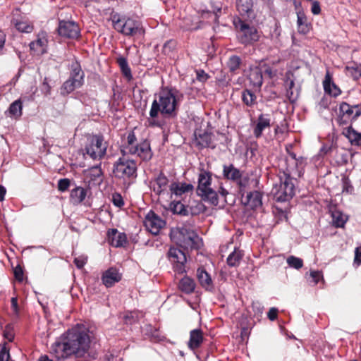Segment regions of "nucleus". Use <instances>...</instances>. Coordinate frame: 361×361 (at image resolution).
I'll return each mask as SVG.
<instances>
[{
  "mask_svg": "<svg viewBox=\"0 0 361 361\" xmlns=\"http://www.w3.org/2000/svg\"><path fill=\"white\" fill-rule=\"evenodd\" d=\"M89 333V329L82 325H77L68 330L53 345L56 356L58 358L84 356L90 348Z\"/></svg>",
  "mask_w": 361,
  "mask_h": 361,
  "instance_id": "1",
  "label": "nucleus"
},
{
  "mask_svg": "<svg viewBox=\"0 0 361 361\" xmlns=\"http://www.w3.org/2000/svg\"><path fill=\"white\" fill-rule=\"evenodd\" d=\"M179 91L173 87H164L155 94L149 111L150 126L161 127V123L156 120L160 114L163 117L174 118L178 113Z\"/></svg>",
  "mask_w": 361,
  "mask_h": 361,
  "instance_id": "2",
  "label": "nucleus"
},
{
  "mask_svg": "<svg viewBox=\"0 0 361 361\" xmlns=\"http://www.w3.org/2000/svg\"><path fill=\"white\" fill-rule=\"evenodd\" d=\"M171 239L184 250H199L202 244V239L192 229L186 226L171 229Z\"/></svg>",
  "mask_w": 361,
  "mask_h": 361,
  "instance_id": "3",
  "label": "nucleus"
},
{
  "mask_svg": "<svg viewBox=\"0 0 361 361\" xmlns=\"http://www.w3.org/2000/svg\"><path fill=\"white\" fill-rule=\"evenodd\" d=\"M121 149L126 150L127 154H136L144 161H149L153 156L149 141L145 139L137 143V137L133 130L128 133L126 143L122 146Z\"/></svg>",
  "mask_w": 361,
  "mask_h": 361,
  "instance_id": "4",
  "label": "nucleus"
},
{
  "mask_svg": "<svg viewBox=\"0 0 361 361\" xmlns=\"http://www.w3.org/2000/svg\"><path fill=\"white\" fill-rule=\"evenodd\" d=\"M279 184H276L272 193L277 202H286L295 195V185L297 180L290 176L288 170L279 173Z\"/></svg>",
  "mask_w": 361,
  "mask_h": 361,
  "instance_id": "5",
  "label": "nucleus"
},
{
  "mask_svg": "<svg viewBox=\"0 0 361 361\" xmlns=\"http://www.w3.org/2000/svg\"><path fill=\"white\" fill-rule=\"evenodd\" d=\"M122 157L114 164L113 173L115 178L123 180H130L137 177V166L135 160L128 157L126 150L121 149Z\"/></svg>",
  "mask_w": 361,
  "mask_h": 361,
  "instance_id": "6",
  "label": "nucleus"
},
{
  "mask_svg": "<svg viewBox=\"0 0 361 361\" xmlns=\"http://www.w3.org/2000/svg\"><path fill=\"white\" fill-rule=\"evenodd\" d=\"M320 154L323 156H328L331 164L334 166H341L348 163V150L344 147H339L337 142L333 140L323 144L320 149Z\"/></svg>",
  "mask_w": 361,
  "mask_h": 361,
  "instance_id": "7",
  "label": "nucleus"
},
{
  "mask_svg": "<svg viewBox=\"0 0 361 361\" xmlns=\"http://www.w3.org/2000/svg\"><path fill=\"white\" fill-rule=\"evenodd\" d=\"M85 82V73L78 61L72 62L70 68L68 78L63 83L61 87V94L66 96L75 89L81 87Z\"/></svg>",
  "mask_w": 361,
  "mask_h": 361,
  "instance_id": "8",
  "label": "nucleus"
},
{
  "mask_svg": "<svg viewBox=\"0 0 361 361\" xmlns=\"http://www.w3.org/2000/svg\"><path fill=\"white\" fill-rule=\"evenodd\" d=\"M233 25L237 31V38L241 44L252 45L259 41L260 35L255 26L249 25L239 18L234 20Z\"/></svg>",
  "mask_w": 361,
  "mask_h": 361,
  "instance_id": "9",
  "label": "nucleus"
},
{
  "mask_svg": "<svg viewBox=\"0 0 361 361\" xmlns=\"http://www.w3.org/2000/svg\"><path fill=\"white\" fill-rule=\"evenodd\" d=\"M107 147L108 143L104 141L103 135H92L87 139L83 149L84 155L87 154L93 160H101L105 157Z\"/></svg>",
  "mask_w": 361,
  "mask_h": 361,
  "instance_id": "10",
  "label": "nucleus"
},
{
  "mask_svg": "<svg viewBox=\"0 0 361 361\" xmlns=\"http://www.w3.org/2000/svg\"><path fill=\"white\" fill-rule=\"evenodd\" d=\"M114 28L126 36H135L144 32L141 23L131 18L121 17L119 14L111 16Z\"/></svg>",
  "mask_w": 361,
  "mask_h": 361,
  "instance_id": "11",
  "label": "nucleus"
},
{
  "mask_svg": "<svg viewBox=\"0 0 361 361\" xmlns=\"http://www.w3.org/2000/svg\"><path fill=\"white\" fill-rule=\"evenodd\" d=\"M361 116V105H350L347 102H342L339 105V111L336 118V122L339 126H346L355 121Z\"/></svg>",
  "mask_w": 361,
  "mask_h": 361,
  "instance_id": "12",
  "label": "nucleus"
},
{
  "mask_svg": "<svg viewBox=\"0 0 361 361\" xmlns=\"http://www.w3.org/2000/svg\"><path fill=\"white\" fill-rule=\"evenodd\" d=\"M167 257L172 264L173 271L176 274H183L187 272L185 253L178 247H171L167 252Z\"/></svg>",
  "mask_w": 361,
  "mask_h": 361,
  "instance_id": "13",
  "label": "nucleus"
},
{
  "mask_svg": "<svg viewBox=\"0 0 361 361\" xmlns=\"http://www.w3.org/2000/svg\"><path fill=\"white\" fill-rule=\"evenodd\" d=\"M223 177L227 180L235 183L241 191L248 185L249 178L243 177V172L233 164L223 165Z\"/></svg>",
  "mask_w": 361,
  "mask_h": 361,
  "instance_id": "14",
  "label": "nucleus"
},
{
  "mask_svg": "<svg viewBox=\"0 0 361 361\" xmlns=\"http://www.w3.org/2000/svg\"><path fill=\"white\" fill-rule=\"evenodd\" d=\"M146 228L153 235L159 233L160 230L166 225V221L158 216L154 211L150 210L144 221Z\"/></svg>",
  "mask_w": 361,
  "mask_h": 361,
  "instance_id": "15",
  "label": "nucleus"
},
{
  "mask_svg": "<svg viewBox=\"0 0 361 361\" xmlns=\"http://www.w3.org/2000/svg\"><path fill=\"white\" fill-rule=\"evenodd\" d=\"M57 30L59 35L71 39L78 38L80 33L78 25L70 20H60Z\"/></svg>",
  "mask_w": 361,
  "mask_h": 361,
  "instance_id": "16",
  "label": "nucleus"
},
{
  "mask_svg": "<svg viewBox=\"0 0 361 361\" xmlns=\"http://www.w3.org/2000/svg\"><path fill=\"white\" fill-rule=\"evenodd\" d=\"M101 279L106 288H111L121 281L122 274L117 268L112 267L102 273Z\"/></svg>",
  "mask_w": 361,
  "mask_h": 361,
  "instance_id": "17",
  "label": "nucleus"
},
{
  "mask_svg": "<svg viewBox=\"0 0 361 361\" xmlns=\"http://www.w3.org/2000/svg\"><path fill=\"white\" fill-rule=\"evenodd\" d=\"M271 116L269 114H261L259 115L256 124L253 128V135L256 138H259L266 128H270Z\"/></svg>",
  "mask_w": 361,
  "mask_h": 361,
  "instance_id": "18",
  "label": "nucleus"
},
{
  "mask_svg": "<svg viewBox=\"0 0 361 361\" xmlns=\"http://www.w3.org/2000/svg\"><path fill=\"white\" fill-rule=\"evenodd\" d=\"M196 145L200 148H212L214 149L216 145L214 144L212 137L213 135L206 131L199 130L195 133Z\"/></svg>",
  "mask_w": 361,
  "mask_h": 361,
  "instance_id": "19",
  "label": "nucleus"
},
{
  "mask_svg": "<svg viewBox=\"0 0 361 361\" xmlns=\"http://www.w3.org/2000/svg\"><path fill=\"white\" fill-rule=\"evenodd\" d=\"M107 238L109 243L115 247H123L128 242L126 234L118 232L116 228L109 229Z\"/></svg>",
  "mask_w": 361,
  "mask_h": 361,
  "instance_id": "20",
  "label": "nucleus"
},
{
  "mask_svg": "<svg viewBox=\"0 0 361 361\" xmlns=\"http://www.w3.org/2000/svg\"><path fill=\"white\" fill-rule=\"evenodd\" d=\"M200 172L198 176V185L197 187V193L198 192H203L206 190L211 188L212 181V173L204 169H200Z\"/></svg>",
  "mask_w": 361,
  "mask_h": 361,
  "instance_id": "21",
  "label": "nucleus"
},
{
  "mask_svg": "<svg viewBox=\"0 0 361 361\" xmlns=\"http://www.w3.org/2000/svg\"><path fill=\"white\" fill-rule=\"evenodd\" d=\"M196 286L195 280L187 275L180 279L177 283L178 290L186 295L193 293Z\"/></svg>",
  "mask_w": 361,
  "mask_h": 361,
  "instance_id": "22",
  "label": "nucleus"
},
{
  "mask_svg": "<svg viewBox=\"0 0 361 361\" xmlns=\"http://www.w3.org/2000/svg\"><path fill=\"white\" fill-rule=\"evenodd\" d=\"M197 279L200 286L206 290H212L214 288L213 281L210 274L204 267H200L197 269Z\"/></svg>",
  "mask_w": 361,
  "mask_h": 361,
  "instance_id": "23",
  "label": "nucleus"
},
{
  "mask_svg": "<svg viewBox=\"0 0 361 361\" xmlns=\"http://www.w3.org/2000/svg\"><path fill=\"white\" fill-rule=\"evenodd\" d=\"M323 87L324 92L333 97H337L342 93L339 87L332 81L331 76L329 71L326 73L323 81Z\"/></svg>",
  "mask_w": 361,
  "mask_h": 361,
  "instance_id": "24",
  "label": "nucleus"
},
{
  "mask_svg": "<svg viewBox=\"0 0 361 361\" xmlns=\"http://www.w3.org/2000/svg\"><path fill=\"white\" fill-rule=\"evenodd\" d=\"M204 341L203 332L200 329L191 330L190 338L188 342V347L192 351H195L202 344Z\"/></svg>",
  "mask_w": 361,
  "mask_h": 361,
  "instance_id": "25",
  "label": "nucleus"
},
{
  "mask_svg": "<svg viewBox=\"0 0 361 361\" xmlns=\"http://www.w3.org/2000/svg\"><path fill=\"white\" fill-rule=\"evenodd\" d=\"M168 185L169 179L167 176L163 172H160L154 178L152 188L154 193L159 196L164 192Z\"/></svg>",
  "mask_w": 361,
  "mask_h": 361,
  "instance_id": "26",
  "label": "nucleus"
},
{
  "mask_svg": "<svg viewBox=\"0 0 361 361\" xmlns=\"http://www.w3.org/2000/svg\"><path fill=\"white\" fill-rule=\"evenodd\" d=\"M247 79L253 87L260 88L263 83V71L261 67L250 68Z\"/></svg>",
  "mask_w": 361,
  "mask_h": 361,
  "instance_id": "27",
  "label": "nucleus"
},
{
  "mask_svg": "<svg viewBox=\"0 0 361 361\" xmlns=\"http://www.w3.org/2000/svg\"><path fill=\"white\" fill-rule=\"evenodd\" d=\"M170 190L171 194L176 196H181L185 193L192 192L194 186L191 183H186L182 182H173L171 183Z\"/></svg>",
  "mask_w": 361,
  "mask_h": 361,
  "instance_id": "28",
  "label": "nucleus"
},
{
  "mask_svg": "<svg viewBox=\"0 0 361 361\" xmlns=\"http://www.w3.org/2000/svg\"><path fill=\"white\" fill-rule=\"evenodd\" d=\"M143 333L150 341L154 343H158L165 339V336L161 334L159 329L151 324H146L143 327Z\"/></svg>",
  "mask_w": 361,
  "mask_h": 361,
  "instance_id": "29",
  "label": "nucleus"
},
{
  "mask_svg": "<svg viewBox=\"0 0 361 361\" xmlns=\"http://www.w3.org/2000/svg\"><path fill=\"white\" fill-rule=\"evenodd\" d=\"M87 196V190L81 186L72 189L70 193V202L73 205H78L82 202Z\"/></svg>",
  "mask_w": 361,
  "mask_h": 361,
  "instance_id": "30",
  "label": "nucleus"
},
{
  "mask_svg": "<svg viewBox=\"0 0 361 361\" xmlns=\"http://www.w3.org/2000/svg\"><path fill=\"white\" fill-rule=\"evenodd\" d=\"M343 135L348 139L352 145L361 147V133L356 131L352 126L344 128Z\"/></svg>",
  "mask_w": 361,
  "mask_h": 361,
  "instance_id": "31",
  "label": "nucleus"
},
{
  "mask_svg": "<svg viewBox=\"0 0 361 361\" xmlns=\"http://www.w3.org/2000/svg\"><path fill=\"white\" fill-rule=\"evenodd\" d=\"M236 7L241 16L250 17L253 13V0H236Z\"/></svg>",
  "mask_w": 361,
  "mask_h": 361,
  "instance_id": "32",
  "label": "nucleus"
},
{
  "mask_svg": "<svg viewBox=\"0 0 361 361\" xmlns=\"http://www.w3.org/2000/svg\"><path fill=\"white\" fill-rule=\"evenodd\" d=\"M246 199V204L252 209H255L256 208L261 207L262 204V194L259 191L255 190L249 192L247 195Z\"/></svg>",
  "mask_w": 361,
  "mask_h": 361,
  "instance_id": "33",
  "label": "nucleus"
},
{
  "mask_svg": "<svg viewBox=\"0 0 361 361\" xmlns=\"http://www.w3.org/2000/svg\"><path fill=\"white\" fill-rule=\"evenodd\" d=\"M298 31L300 34H307L311 29V24L307 22V18L303 12L297 13Z\"/></svg>",
  "mask_w": 361,
  "mask_h": 361,
  "instance_id": "34",
  "label": "nucleus"
},
{
  "mask_svg": "<svg viewBox=\"0 0 361 361\" xmlns=\"http://www.w3.org/2000/svg\"><path fill=\"white\" fill-rule=\"evenodd\" d=\"M197 194L200 196L204 201L208 202L213 206H217L219 204L218 194L212 188L203 192H198Z\"/></svg>",
  "mask_w": 361,
  "mask_h": 361,
  "instance_id": "35",
  "label": "nucleus"
},
{
  "mask_svg": "<svg viewBox=\"0 0 361 361\" xmlns=\"http://www.w3.org/2000/svg\"><path fill=\"white\" fill-rule=\"evenodd\" d=\"M116 62L119 66L123 75L128 80H131L133 79V75L126 58L120 56L116 59Z\"/></svg>",
  "mask_w": 361,
  "mask_h": 361,
  "instance_id": "36",
  "label": "nucleus"
},
{
  "mask_svg": "<svg viewBox=\"0 0 361 361\" xmlns=\"http://www.w3.org/2000/svg\"><path fill=\"white\" fill-rule=\"evenodd\" d=\"M243 251L239 248H235L234 250L227 257V264L229 267H238L240 261L243 257Z\"/></svg>",
  "mask_w": 361,
  "mask_h": 361,
  "instance_id": "37",
  "label": "nucleus"
},
{
  "mask_svg": "<svg viewBox=\"0 0 361 361\" xmlns=\"http://www.w3.org/2000/svg\"><path fill=\"white\" fill-rule=\"evenodd\" d=\"M332 224L336 228H344L348 221V217L341 211L334 210L331 214Z\"/></svg>",
  "mask_w": 361,
  "mask_h": 361,
  "instance_id": "38",
  "label": "nucleus"
},
{
  "mask_svg": "<svg viewBox=\"0 0 361 361\" xmlns=\"http://www.w3.org/2000/svg\"><path fill=\"white\" fill-rule=\"evenodd\" d=\"M241 99L243 102L247 106L252 107L257 104L256 94L248 89L243 90L241 94Z\"/></svg>",
  "mask_w": 361,
  "mask_h": 361,
  "instance_id": "39",
  "label": "nucleus"
},
{
  "mask_svg": "<svg viewBox=\"0 0 361 361\" xmlns=\"http://www.w3.org/2000/svg\"><path fill=\"white\" fill-rule=\"evenodd\" d=\"M170 209L175 214L181 216H188L189 214L186 207L180 201L171 202L170 204Z\"/></svg>",
  "mask_w": 361,
  "mask_h": 361,
  "instance_id": "40",
  "label": "nucleus"
},
{
  "mask_svg": "<svg viewBox=\"0 0 361 361\" xmlns=\"http://www.w3.org/2000/svg\"><path fill=\"white\" fill-rule=\"evenodd\" d=\"M23 105L20 99L13 102L8 108V114L11 117L18 118L22 115Z\"/></svg>",
  "mask_w": 361,
  "mask_h": 361,
  "instance_id": "41",
  "label": "nucleus"
},
{
  "mask_svg": "<svg viewBox=\"0 0 361 361\" xmlns=\"http://www.w3.org/2000/svg\"><path fill=\"white\" fill-rule=\"evenodd\" d=\"M242 63L241 58L236 55H233L230 56L227 66L229 71L231 73H236V71L240 69V67Z\"/></svg>",
  "mask_w": 361,
  "mask_h": 361,
  "instance_id": "42",
  "label": "nucleus"
},
{
  "mask_svg": "<svg viewBox=\"0 0 361 361\" xmlns=\"http://www.w3.org/2000/svg\"><path fill=\"white\" fill-rule=\"evenodd\" d=\"M61 64V60L49 58L47 63V69L54 74L59 75Z\"/></svg>",
  "mask_w": 361,
  "mask_h": 361,
  "instance_id": "43",
  "label": "nucleus"
},
{
  "mask_svg": "<svg viewBox=\"0 0 361 361\" xmlns=\"http://www.w3.org/2000/svg\"><path fill=\"white\" fill-rule=\"evenodd\" d=\"M345 69L354 80H358L360 78H361L360 64L354 63L352 65L347 66Z\"/></svg>",
  "mask_w": 361,
  "mask_h": 361,
  "instance_id": "44",
  "label": "nucleus"
},
{
  "mask_svg": "<svg viewBox=\"0 0 361 361\" xmlns=\"http://www.w3.org/2000/svg\"><path fill=\"white\" fill-rule=\"evenodd\" d=\"M295 82L293 80L287 81L286 84V96L288 100L293 103L297 99V95L293 92Z\"/></svg>",
  "mask_w": 361,
  "mask_h": 361,
  "instance_id": "45",
  "label": "nucleus"
},
{
  "mask_svg": "<svg viewBox=\"0 0 361 361\" xmlns=\"http://www.w3.org/2000/svg\"><path fill=\"white\" fill-rule=\"evenodd\" d=\"M342 192L346 194H352L354 192V187L350 178L346 176L342 178Z\"/></svg>",
  "mask_w": 361,
  "mask_h": 361,
  "instance_id": "46",
  "label": "nucleus"
},
{
  "mask_svg": "<svg viewBox=\"0 0 361 361\" xmlns=\"http://www.w3.org/2000/svg\"><path fill=\"white\" fill-rule=\"evenodd\" d=\"M287 264L289 267L299 269L303 266V261L302 259L295 256H290L287 258Z\"/></svg>",
  "mask_w": 361,
  "mask_h": 361,
  "instance_id": "47",
  "label": "nucleus"
},
{
  "mask_svg": "<svg viewBox=\"0 0 361 361\" xmlns=\"http://www.w3.org/2000/svg\"><path fill=\"white\" fill-rule=\"evenodd\" d=\"M16 29L22 32L30 33L32 31V26L26 21H18L15 24Z\"/></svg>",
  "mask_w": 361,
  "mask_h": 361,
  "instance_id": "48",
  "label": "nucleus"
},
{
  "mask_svg": "<svg viewBox=\"0 0 361 361\" xmlns=\"http://www.w3.org/2000/svg\"><path fill=\"white\" fill-rule=\"evenodd\" d=\"M138 321V315L133 312H126L123 316V322L126 324L131 325Z\"/></svg>",
  "mask_w": 361,
  "mask_h": 361,
  "instance_id": "49",
  "label": "nucleus"
},
{
  "mask_svg": "<svg viewBox=\"0 0 361 361\" xmlns=\"http://www.w3.org/2000/svg\"><path fill=\"white\" fill-rule=\"evenodd\" d=\"M30 49L35 52H40L43 54L45 51V48L43 44L42 39H37L36 41L32 42L30 44Z\"/></svg>",
  "mask_w": 361,
  "mask_h": 361,
  "instance_id": "50",
  "label": "nucleus"
},
{
  "mask_svg": "<svg viewBox=\"0 0 361 361\" xmlns=\"http://www.w3.org/2000/svg\"><path fill=\"white\" fill-rule=\"evenodd\" d=\"M176 47V42L173 39L167 41L163 46L162 51L165 55H169Z\"/></svg>",
  "mask_w": 361,
  "mask_h": 361,
  "instance_id": "51",
  "label": "nucleus"
},
{
  "mask_svg": "<svg viewBox=\"0 0 361 361\" xmlns=\"http://www.w3.org/2000/svg\"><path fill=\"white\" fill-rule=\"evenodd\" d=\"M71 180L66 178L59 180L58 190L61 192L67 191L71 186Z\"/></svg>",
  "mask_w": 361,
  "mask_h": 361,
  "instance_id": "52",
  "label": "nucleus"
},
{
  "mask_svg": "<svg viewBox=\"0 0 361 361\" xmlns=\"http://www.w3.org/2000/svg\"><path fill=\"white\" fill-rule=\"evenodd\" d=\"M90 173L92 180H96L97 178H101L103 176V171L102 170L100 164L92 167L90 169Z\"/></svg>",
  "mask_w": 361,
  "mask_h": 361,
  "instance_id": "53",
  "label": "nucleus"
},
{
  "mask_svg": "<svg viewBox=\"0 0 361 361\" xmlns=\"http://www.w3.org/2000/svg\"><path fill=\"white\" fill-rule=\"evenodd\" d=\"M112 202L113 204L119 208H121L124 205V201L123 197L120 193L115 192L112 195Z\"/></svg>",
  "mask_w": 361,
  "mask_h": 361,
  "instance_id": "54",
  "label": "nucleus"
},
{
  "mask_svg": "<svg viewBox=\"0 0 361 361\" xmlns=\"http://www.w3.org/2000/svg\"><path fill=\"white\" fill-rule=\"evenodd\" d=\"M262 71H263V73L265 75H267L269 78H274L275 76H276V70H274L272 68H271L270 66H264L263 67H262Z\"/></svg>",
  "mask_w": 361,
  "mask_h": 361,
  "instance_id": "55",
  "label": "nucleus"
},
{
  "mask_svg": "<svg viewBox=\"0 0 361 361\" xmlns=\"http://www.w3.org/2000/svg\"><path fill=\"white\" fill-rule=\"evenodd\" d=\"M87 262V258L85 257L80 256L74 259V264L78 269H82Z\"/></svg>",
  "mask_w": 361,
  "mask_h": 361,
  "instance_id": "56",
  "label": "nucleus"
},
{
  "mask_svg": "<svg viewBox=\"0 0 361 361\" xmlns=\"http://www.w3.org/2000/svg\"><path fill=\"white\" fill-rule=\"evenodd\" d=\"M10 358L9 352L6 346L0 348V361H8Z\"/></svg>",
  "mask_w": 361,
  "mask_h": 361,
  "instance_id": "57",
  "label": "nucleus"
},
{
  "mask_svg": "<svg viewBox=\"0 0 361 361\" xmlns=\"http://www.w3.org/2000/svg\"><path fill=\"white\" fill-rule=\"evenodd\" d=\"M14 276L16 280L22 281L23 279V271L21 267L17 266L13 270Z\"/></svg>",
  "mask_w": 361,
  "mask_h": 361,
  "instance_id": "58",
  "label": "nucleus"
},
{
  "mask_svg": "<svg viewBox=\"0 0 361 361\" xmlns=\"http://www.w3.org/2000/svg\"><path fill=\"white\" fill-rule=\"evenodd\" d=\"M279 310L276 307H271L269 309L267 313V317L271 321H274L277 319Z\"/></svg>",
  "mask_w": 361,
  "mask_h": 361,
  "instance_id": "59",
  "label": "nucleus"
},
{
  "mask_svg": "<svg viewBox=\"0 0 361 361\" xmlns=\"http://www.w3.org/2000/svg\"><path fill=\"white\" fill-rule=\"evenodd\" d=\"M196 73L197 80L202 82L207 81L209 77L203 70L197 71Z\"/></svg>",
  "mask_w": 361,
  "mask_h": 361,
  "instance_id": "60",
  "label": "nucleus"
},
{
  "mask_svg": "<svg viewBox=\"0 0 361 361\" xmlns=\"http://www.w3.org/2000/svg\"><path fill=\"white\" fill-rule=\"evenodd\" d=\"M354 263L361 264V245L355 249Z\"/></svg>",
  "mask_w": 361,
  "mask_h": 361,
  "instance_id": "61",
  "label": "nucleus"
},
{
  "mask_svg": "<svg viewBox=\"0 0 361 361\" xmlns=\"http://www.w3.org/2000/svg\"><path fill=\"white\" fill-rule=\"evenodd\" d=\"M311 11L314 15H319L321 13V7L319 1H314L312 2Z\"/></svg>",
  "mask_w": 361,
  "mask_h": 361,
  "instance_id": "62",
  "label": "nucleus"
},
{
  "mask_svg": "<svg viewBox=\"0 0 361 361\" xmlns=\"http://www.w3.org/2000/svg\"><path fill=\"white\" fill-rule=\"evenodd\" d=\"M310 276L312 279L314 283L317 284L318 283L319 279L322 278V274L319 271H310Z\"/></svg>",
  "mask_w": 361,
  "mask_h": 361,
  "instance_id": "63",
  "label": "nucleus"
},
{
  "mask_svg": "<svg viewBox=\"0 0 361 361\" xmlns=\"http://www.w3.org/2000/svg\"><path fill=\"white\" fill-rule=\"evenodd\" d=\"M11 307L15 313L18 312V299L17 298H12L11 300Z\"/></svg>",
  "mask_w": 361,
  "mask_h": 361,
  "instance_id": "64",
  "label": "nucleus"
}]
</instances>
